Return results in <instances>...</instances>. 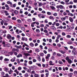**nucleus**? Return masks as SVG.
Here are the masks:
<instances>
[{"label":"nucleus","instance_id":"69168bd1","mask_svg":"<svg viewBox=\"0 0 77 77\" xmlns=\"http://www.w3.org/2000/svg\"><path fill=\"white\" fill-rule=\"evenodd\" d=\"M44 27V24H42L40 25V27Z\"/></svg>","mask_w":77,"mask_h":77},{"label":"nucleus","instance_id":"2f4dec72","mask_svg":"<svg viewBox=\"0 0 77 77\" xmlns=\"http://www.w3.org/2000/svg\"><path fill=\"white\" fill-rule=\"evenodd\" d=\"M50 8L52 9H53V10H54L55 9V8L53 6H50Z\"/></svg>","mask_w":77,"mask_h":77},{"label":"nucleus","instance_id":"5701e85b","mask_svg":"<svg viewBox=\"0 0 77 77\" xmlns=\"http://www.w3.org/2000/svg\"><path fill=\"white\" fill-rule=\"evenodd\" d=\"M5 71L6 72H8V71H9V70H8V69L6 68V67L5 68Z\"/></svg>","mask_w":77,"mask_h":77},{"label":"nucleus","instance_id":"774afa93","mask_svg":"<svg viewBox=\"0 0 77 77\" xmlns=\"http://www.w3.org/2000/svg\"><path fill=\"white\" fill-rule=\"evenodd\" d=\"M5 76L6 77H9V75H8V74H5Z\"/></svg>","mask_w":77,"mask_h":77},{"label":"nucleus","instance_id":"de8ad7c7","mask_svg":"<svg viewBox=\"0 0 77 77\" xmlns=\"http://www.w3.org/2000/svg\"><path fill=\"white\" fill-rule=\"evenodd\" d=\"M11 62H13L15 61V60H14V59L12 58L11 59Z\"/></svg>","mask_w":77,"mask_h":77},{"label":"nucleus","instance_id":"a878e982","mask_svg":"<svg viewBox=\"0 0 77 77\" xmlns=\"http://www.w3.org/2000/svg\"><path fill=\"white\" fill-rule=\"evenodd\" d=\"M17 21L18 23H21V20L20 19H18L17 20Z\"/></svg>","mask_w":77,"mask_h":77},{"label":"nucleus","instance_id":"aec40b11","mask_svg":"<svg viewBox=\"0 0 77 77\" xmlns=\"http://www.w3.org/2000/svg\"><path fill=\"white\" fill-rule=\"evenodd\" d=\"M58 63L60 64V65H62V64H63V62H62V61L60 60L59 61Z\"/></svg>","mask_w":77,"mask_h":77},{"label":"nucleus","instance_id":"49530a36","mask_svg":"<svg viewBox=\"0 0 77 77\" xmlns=\"http://www.w3.org/2000/svg\"><path fill=\"white\" fill-rule=\"evenodd\" d=\"M1 74L2 75H5V73L4 72H1Z\"/></svg>","mask_w":77,"mask_h":77},{"label":"nucleus","instance_id":"864d4df0","mask_svg":"<svg viewBox=\"0 0 77 77\" xmlns=\"http://www.w3.org/2000/svg\"><path fill=\"white\" fill-rule=\"evenodd\" d=\"M74 74H75V75H77V71H75L74 72Z\"/></svg>","mask_w":77,"mask_h":77},{"label":"nucleus","instance_id":"ea45409f","mask_svg":"<svg viewBox=\"0 0 77 77\" xmlns=\"http://www.w3.org/2000/svg\"><path fill=\"white\" fill-rule=\"evenodd\" d=\"M16 50H17V49L13 48L12 50V51H13V52H15Z\"/></svg>","mask_w":77,"mask_h":77},{"label":"nucleus","instance_id":"338daca9","mask_svg":"<svg viewBox=\"0 0 77 77\" xmlns=\"http://www.w3.org/2000/svg\"><path fill=\"white\" fill-rule=\"evenodd\" d=\"M21 40L22 41H25V38H24V37H22L21 38Z\"/></svg>","mask_w":77,"mask_h":77},{"label":"nucleus","instance_id":"f8f14e48","mask_svg":"<svg viewBox=\"0 0 77 77\" xmlns=\"http://www.w3.org/2000/svg\"><path fill=\"white\" fill-rule=\"evenodd\" d=\"M37 3H38V6H42V4L41 2L39 3V2H37Z\"/></svg>","mask_w":77,"mask_h":77},{"label":"nucleus","instance_id":"412c9836","mask_svg":"<svg viewBox=\"0 0 77 77\" xmlns=\"http://www.w3.org/2000/svg\"><path fill=\"white\" fill-rule=\"evenodd\" d=\"M35 77H39V75L38 74H35L34 75Z\"/></svg>","mask_w":77,"mask_h":77},{"label":"nucleus","instance_id":"8fccbe9b","mask_svg":"<svg viewBox=\"0 0 77 77\" xmlns=\"http://www.w3.org/2000/svg\"><path fill=\"white\" fill-rule=\"evenodd\" d=\"M40 73H44V70H41L40 71Z\"/></svg>","mask_w":77,"mask_h":77},{"label":"nucleus","instance_id":"a18cd8bd","mask_svg":"<svg viewBox=\"0 0 77 77\" xmlns=\"http://www.w3.org/2000/svg\"><path fill=\"white\" fill-rule=\"evenodd\" d=\"M9 54H10V55H13V52H10L9 53Z\"/></svg>","mask_w":77,"mask_h":77},{"label":"nucleus","instance_id":"13d9d810","mask_svg":"<svg viewBox=\"0 0 77 77\" xmlns=\"http://www.w3.org/2000/svg\"><path fill=\"white\" fill-rule=\"evenodd\" d=\"M4 60L5 61H9V60L7 58H5Z\"/></svg>","mask_w":77,"mask_h":77},{"label":"nucleus","instance_id":"423d86ee","mask_svg":"<svg viewBox=\"0 0 77 77\" xmlns=\"http://www.w3.org/2000/svg\"><path fill=\"white\" fill-rule=\"evenodd\" d=\"M72 53V54H73V55H75V54H76V51H74V50H73Z\"/></svg>","mask_w":77,"mask_h":77},{"label":"nucleus","instance_id":"603ef678","mask_svg":"<svg viewBox=\"0 0 77 77\" xmlns=\"http://www.w3.org/2000/svg\"><path fill=\"white\" fill-rule=\"evenodd\" d=\"M66 60H67V61H68V60H69L70 59H69V57H66Z\"/></svg>","mask_w":77,"mask_h":77},{"label":"nucleus","instance_id":"79ce46f5","mask_svg":"<svg viewBox=\"0 0 77 77\" xmlns=\"http://www.w3.org/2000/svg\"><path fill=\"white\" fill-rule=\"evenodd\" d=\"M47 14L48 15H51V12H48L47 13Z\"/></svg>","mask_w":77,"mask_h":77},{"label":"nucleus","instance_id":"473e14b6","mask_svg":"<svg viewBox=\"0 0 77 77\" xmlns=\"http://www.w3.org/2000/svg\"><path fill=\"white\" fill-rule=\"evenodd\" d=\"M60 9H63V6L62 5H60Z\"/></svg>","mask_w":77,"mask_h":77},{"label":"nucleus","instance_id":"f257e3e1","mask_svg":"<svg viewBox=\"0 0 77 77\" xmlns=\"http://www.w3.org/2000/svg\"><path fill=\"white\" fill-rule=\"evenodd\" d=\"M7 38L8 39H11V38H12V36L9 34H8L7 35Z\"/></svg>","mask_w":77,"mask_h":77},{"label":"nucleus","instance_id":"6e6d98bb","mask_svg":"<svg viewBox=\"0 0 77 77\" xmlns=\"http://www.w3.org/2000/svg\"><path fill=\"white\" fill-rule=\"evenodd\" d=\"M21 69H22V68H21V67H19L18 68V70H19V71H20V70H21Z\"/></svg>","mask_w":77,"mask_h":77},{"label":"nucleus","instance_id":"37998d69","mask_svg":"<svg viewBox=\"0 0 77 77\" xmlns=\"http://www.w3.org/2000/svg\"><path fill=\"white\" fill-rule=\"evenodd\" d=\"M20 26L21 27V29L22 30H25V28H24V27H21V26Z\"/></svg>","mask_w":77,"mask_h":77},{"label":"nucleus","instance_id":"4468645a","mask_svg":"<svg viewBox=\"0 0 77 77\" xmlns=\"http://www.w3.org/2000/svg\"><path fill=\"white\" fill-rule=\"evenodd\" d=\"M45 65H46V67H47V66H48V64H46L45 65V64H43L42 66L43 67V68H45Z\"/></svg>","mask_w":77,"mask_h":77},{"label":"nucleus","instance_id":"2eb2a0df","mask_svg":"<svg viewBox=\"0 0 77 77\" xmlns=\"http://www.w3.org/2000/svg\"><path fill=\"white\" fill-rule=\"evenodd\" d=\"M29 45L31 47H32L34 46V44H33L32 43H30Z\"/></svg>","mask_w":77,"mask_h":77},{"label":"nucleus","instance_id":"bf43d9fd","mask_svg":"<svg viewBox=\"0 0 77 77\" xmlns=\"http://www.w3.org/2000/svg\"><path fill=\"white\" fill-rule=\"evenodd\" d=\"M5 11L4 10H1V13H2V14H3L4 13H5Z\"/></svg>","mask_w":77,"mask_h":77},{"label":"nucleus","instance_id":"0e129e2a","mask_svg":"<svg viewBox=\"0 0 77 77\" xmlns=\"http://www.w3.org/2000/svg\"><path fill=\"white\" fill-rule=\"evenodd\" d=\"M31 74H35V71H32L31 72Z\"/></svg>","mask_w":77,"mask_h":77},{"label":"nucleus","instance_id":"dca6fc26","mask_svg":"<svg viewBox=\"0 0 77 77\" xmlns=\"http://www.w3.org/2000/svg\"><path fill=\"white\" fill-rule=\"evenodd\" d=\"M53 62H52V61H50L49 62V63H50L49 64L50 65H54V64H53L52 63Z\"/></svg>","mask_w":77,"mask_h":77},{"label":"nucleus","instance_id":"c756f323","mask_svg":"<svg viewBox=\"0 0 77 77\" xmlns=\"http://www.w3.org/2000/svg\"><path fill=\"white\" fill-rule=\"evenodd\" d=\"M45 58L47 61H48V60H49V57H46Z\"/></svg>","mask_w":77,"mask_h":77},{"label":"nucleus","instance_id":"4be33fe9","mask_svg":"<svg viewBox=\"0 0 77 77\" xmlns=\"http://www.w3.org/2000/svg\"><path fill=\"white\" fill-rule=\"evenodd\" d=\"M65 19H66V17H62L61 18V20L62 21H65Z\"/></svg>","mask_w":77,"mask_h":77},{"label":"nucleus","instance_id":"72a5a7b5","mask_svg":"<svg viewBox=\"0 0 77 77\" xmlns=\"http://www.w3.org/2000/svg\"><path fill=\"white\" fill-rule=\"evenodd\" d=\"M27 52L28 53H32V50H30L29 51H27Z\"/></svg>","mask_w":77,"mask_h":77},{"label":"nucleus","instance_id":"052dcab7","mask_svg":"<svg viewBox=\"0 0 77 77\" xmlns=\"http://www.w3.org/2000/svg\"><path fill=\"white\" fill-rule=\"evenodd\" d=\"M61 4H62L63 5H65V3L64 2L62 1L60 2Z\"/></svg>","mask_w":77,"mask_h":77},{"label":"nucleus","instance_id":"ddd939ff","mask_svg":"<svg viewBox=\"0 0 77 77\" xmlns=\"http://www.w3.org/2000/svg\"><path fill=\"white\" fill-rule=\"evenodd\" d=\"M60 53H61L62 54H65V51H62V50H60Z\"/></svg>","mask_w":77,"mask_h":77},{"label":"nucleus","instance_id":"f03ea898","mask_svg":"<svg viewBox=\"0 0 77 77\" xmlns=\"http://www.w3.org/2000/svg\"><path fill=\"white\" fill-rule=\"evenodd\" d=\"M37 58L38 60H39L40 62L41 61V57L39 55H38L37 57Z\"/></svg>","mask_w":77,"mask_h":77},{"label":"nucleus","instance_id":"0eeeda50","mask_svg":"<svg viewBox=\"0 0 77 77\" xmlns=\"http://www.w3.org/2000/svg\"><path fill=\"white\" fill-rule=\"evenodd\" d=\"M5 15H6V16H8V15H9V13H8V11H5Z\"/></svg>","mask_w":77,"mask_h":77},{"label":"nucleus","instance_id":"58836bf2","mask_svg":"<svg viewBox=\"0 0 77 77\" xmlns=\"http://www.w3.org/2000/svg\"><path fill=\"white\" fill-rule=\"evenodd\" d=\"M36 65H37L38 66H39L40 67H41V63H37Z\"/></svg>","mask_w":77,"mask_h":77},{"label":"nucleus","instance_id":"680f3d73","mask_svg":"<svg viewBox=\"0 0 77 77\" xmlns=\"http://www.w3.org/2000/svg\"><path fill=\"white\" fill-rule=\"evenodd\" d=\"M40 56H42H42H44V54L42 53L40 54Z\"/></svg>","mask_w":77,"mask_h":77},{"label":"nucleus","instance_id":"5fc2aeb1","mask_svg":"<svg viewBox=\"0 0 77 77\" xmlns=\"http://www.w3.org/2000/svg\"><path fill=\"white\" fill-rule=\"evenodd\" d=\"M29 14V12H27V11H26L24 13V14L25 15H28V14Z\"/></svg>","mask_w":77,"mask_h":77},{"label":"nucleus","instance_id":"20e7f679","mask_svg":"<svg viewBox=\"0 0 77 77\" xmlns=\"http://www.w3.org/2000/svg\"><path fill=\"white\" fill-rule=\"evenodd\" d=\"M30 68H32L31 69H36V66H31L30 67Z\"/></svg>","mask_w":77,"mask_h":77},{"label":"nucleus","instance_id":"e2e57ef3","mask_svg":"<svg viewBox=\"0 0 77 77\" xmlns=\"http://www.w3.org/2000/svg\"><path fill=\"white\" fill-rule=\"evenodd\" d=\"M3 33H4V34L6 33V32H7L6 30H5L4 31H3Z\"/></svg>","mask_w":77,"mask_h":77},{"label":"nucleus","instance_id":"9d476101","mask_svg":"<svg viewBox=\"0 0 77 77\" xmlns=\"http://www.w3.org/2000/svg\"><path fill=\"white\" fill-rule=\"evenodd\" d=\"M72 75H73V73H70L68 74V76H69L70 77H72Z\"/></svg>","mask_w":77,"mask_h":77},{"label":"nucleus","instance_id":"c9c22d12","mask_svg":"<svg viewBox=\"0 0 77 77\" xmlns=\"http://www.w3.org/2000/svg\"><path fill=\"white\" fill-rule=\"evenodd\" d=\"M53 15L55 17H56V16H57V13H55L53 14Z\"/></svg>","mask_w":77,"mask_h":77},{"label":"nucleus","instance_id":"6e6552de","mask_svg":"<svg viewBox=\"0 0 77 77\" xmlns=\"http://www.w3.org/2000/svg\"><path fill=\"white\" fill-rule=\"evenodd\" d=\"M69 20L71 23H72V22H73V19H72L71 17H69Z\"/></svg>","mask_w":77,"mask_h":77},{"label":"nucleus","instance_id":"cd10ccee","mask_svg":"<svg viewBox=\"0 0 77 77\" xmlns=\"http://www.w3.org/2000/svg\"><path fill=\"white\" fill-rule=\"evenodd\" d=\"M66 37L68 38H70L71 37V36L69 35H67Z\"/></svg>","mask_w":77,"mask_h":77},{"label":"nucleus","instance_id":"bb28decb","mask_svg":"<svg viewBox=\"0 0 77 77\" xmlns=\"http://www.w3.org/2000/svg\"><path fill=\"white\" fill-rule=\"evenodd\" d=\"M23 69H24L25 70V71H27L28 69L26 67H23Z\"/></svg>","mask_w":77,"mask_h":77},{"label":"nucleus","instance_id":"c85d7f7f","mask_svg":"<svg viewBox=\"0 0 77 77\" xmlns=\"http://www.w3.org/2000/svg\"><path fill=\"white\" fill-rule=\"evenodd\" d=\"M52 51V49L51 48H49L48 49V52H50V51Z\"/></svg>","mask_w":77,"mask_h":77},{"label":"nucleus","instance_id":"1a4fd4ad","mask_svg":"<svg viewBox=\"0 0 77 77\" xmlns=\"http://www.w3.org/2000/svg\"><path fill=\"white\" fill-rule=\"evenodd\" d=\"M67 62L70 64H71V63H72V60H71L70 59L69 60H68V61Z\"/></svg>","mask_w":77,"mask_h":77},{"label":"nucleus","instance_id":"f3484780","mask_svg":"<svg viewBox=\"0 0 77 77\" xmlns=\"http://www.w3.org/2000/svg\"><path fill=\"white\" fill-rule=\"evenodd\" d=\"M12 20H14V21H15V20H17V18L14 17H13L12 18H11Z\"/></svg>","mask_w":77,"mask_h":77},{"label":"nucleus","instance_id":"6ab92c4d","mask_svg":"<svg viewBox=\"0 0 77 77\" xmlns=\"http://www.w3.org/2000/svg\"><path fill=\"white\" fill-rule=\"evenodd\" d=\"M24 76H25V77H29V74H28V73H26V74L24 75Z\"/></svg>","mask_w":77,"mask_h":77},{"label":"nucleus","instance_id":"7c9ffc66","mask_svg":"<svg viewBox=\"0 0 77 77\" xmlns=\"http://www.w3.org/2000/svg\"><path fill=\"white\" fill-rule=\"evenodd\" d=\"M36 32H37V33H39L40 32V30H39V29H37L36 30Z\"/></svg>","mask_w":77,"mask_h":77},{"label":"nucleus","instance_id":"39448f33","mask_svg":"<svg viewBox=\"0 0 77 77\" xmlns=\"http://www.w3.org/2000/svg\"><path fill=\"white\" fill-rule=\"evenodd\" d=\"M17 58H19V57H23V55L21 54H19L17 56Z\"/></svg>","mask_w":77,"mask_h":77},{"label":"nucleus","instance_id":"a211bd4d","mask_svg":"<svg viewBox=\"0 0 77 77\" xmlns=\"http://www.w3.org/2000/svg\"><path fill=\"white\" fill-rule=\"evenodd\" d=\"M28 63L29 65H32L33 63V62L32 61H29L28 62Z\"/></svg>","mask_w":77,"mask_h":77},{"label":"nucleus","instance_id":"f704fd0d","mask_svg":"<svg viewBox=\"0 0 77 77\" xmlns=\"http://www.w3.org/2000/svg\"><path fill=\"white\" fill-rule=\"evenodd\" d=\"M19 32V30L18 29H17L16 30V32L17 33V34H19V32Z\"/></svg>","mask_w":77,"mask_h":77},{"label":"nucleus","instance_id":"b1692460","mask_svg":"<svg viewBox=\"0 0 77 77\" xmlns=\"http://www.w3.org/2000/svg\"><path fill=\"white\" fill-rule=\"evenodd\" d=\"M3 30H0V35H1L3 34Z\"/></svg>","mask_w":77,"mask_h":77},{"label":"nucleus","instance_id":"7ed1b4c3","mask_svg":"<svg viewBox=\"0 0 77 77\" xmlns=\"http://www.w3.org/2000/svg\"><path fill=\"white\" fill-rule=\"evenodd\" d=\"M24 55L26 57H27V56H30V54L29 53H26L24 54Z\"/></svg>","mask_w":77,"mask_h":77},{"label":"nucleus","instance_id":"393cba45","mask_svg":"<svg viewBox=\"0 0 77 77\" xmlns=\"http://www.w3.org/2000/svg\"><path fill=\"white\" fill-rule=\"evenodd\" d=\"M35 51H37V52H39L40 51V50L39 49H35Z\"/></svg>","mask_w":77,"mask_h":77},{"label":"nucleus","instance_id":"c03bdc74","mask_svg":"<svg viewBox=\"0 0 77 77\" xmlns=\"http://www.w3.org/2000/svg\"><path fill=\"white\" fill-rule=\"evenodd\" d=\"M44 32H45V33H48V31L47 30V29H45L44 31Z\"/></svg>","mask_w":77,"mask_h":77},{"label":"nucleus","instance_id":"e433bc0d","mask_svg":"<svg viewBox=\"0 0 77 77\" xmlns=\"http://www.w3.org/2000/svg\"><path fill=\"white\" fill-rule=\"evenodd\" d=\"M6 45L7 46V47H11V45L9 44H6Z\"/></svg>","mask_w":77,"mask_h":77},{"label":"nucleus","instance_id":"4c0bfd02","mask_svg":"<svg viewBox=\"0 0 77 77\" xmlns=\"http://www.w3.org/2000/svg\"><path fill=\"white\" fill-rule=\"evenodd\" d=\"M11 3H12V2H11V1H8L7 2V4H10V5Z\"/></svg>","mask_w":77,"mask_h":77},{"label":"nucleus","instance_id":"a19ab883","mask_svg":"<svg viewBox=\"0 0 77 77\" xmlns=\"http://www.w3.org/2000/svg\"><path fill=\"white\" fill-rule=\"evenodd\" d=\"M62 35L63 36H65V35H66V34L64 32H63L62 33Z\"/></svg>","mask_w":77,"mask_h":77},{"label":"nucleus","instance_id":"09e8293b","mask_svg":"<svg viewBox=\"0 0 77 77\" xmlns=\"http://www.w3.org/2000/svg\"><path fill=\"white\" fill-rule=\"evenodd\" d=\"M27 72H31V69H28L27 70Z\"/></svg>","mask_w":77,"mask_h":77},{"label":"nucleus","instance_id":"9b49d317","mask_svg":"<svg viewBox=\"0 0 77 77\" xmlns=\"http://www.w3.org/2000/svg\"><path fill=\"white\" fill-rule=\"evenodd\" d=\"M14 14H15V15H17L18 14V11L17 10H15L14 11Z\"/></svg>","mask_w":77,"mask_h":77},{"label":"nucleus","instance_id":"3c124183","mask_svg":"<svg viewBox=\"0 0 77 77\" xmlns=\"http://www.w3.org/2000/svg\"><path fill=\"white\" fill-rule=\"evenodd\" d=\"M49 18H50V19H53L54 20V17H53V16H51L49 17Z\"/></svg>","mask_w":77,"mask_h":77},{"label":"nucleus","instance_id":"4d7b16f0","mask_svg":"<svg viewBox=\"0 0 77 77\" xmlns=\"http://www.w3.org/2000/svg\"><path fill=\"white\" fill-rule=\"evenodd\" d=\"M67 30H69V32H70L71 30V28L69 27L67 28Z\"/></svg>","mask_w":77,"mask_h":77}]
</instances>
